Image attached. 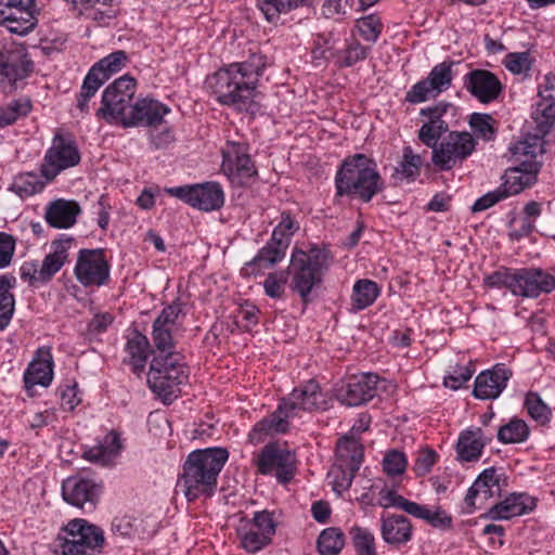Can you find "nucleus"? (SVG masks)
Returning a JSON list of instances; mask_svg holds the SVG:
<instances>
[{
  "mask_svg": "<svg viewBox=\"0 0 555 555\" xmlns=\"http://www.w3.org/2000/svg\"><path fill=\"white\" fill-rule=\"evenodd\" d=\"M264 67V56L253 54L244 62L219 69L206 82L219 103L254 115L258 111L256 89Z\"/></svg>",
  "mask_w": 555,
  "mask_h": 555,
  "instance_id": "1",
  "label": "nucleus"
},
{
  "mask_svg": "<svg viewBox=\"0 0 555 555\" xmlns=\"http://www.w3.org/2000/svg\"><path fill=\"white\" fill-rule=\"evenodd\" d=\"M229 457L223 448H207L192 451L183 465L181 482L188 501L199 496H211L217 487V478Z\"/></svg>",
  "mask_w": 555,
  "mask_h": 555,
  "instance_id": "2",
  "label": "nucleus"
},
{
  "mask_svg": "<svg viewBox=\"0 0 555 555\" xmlns=\"http://www.w3.org/2000/svg\"><path fill=\"white\" fill-rule=\"evenodd\" d=\"M323 403V396L318 383L309 380L299 388H295L287 398H284L275 412L259 421L249 433L250 442L259 443L263 435L283 434L288 428L287 420L294 417L299 411H312Z\"/></svg>",
  "mask_w": 555,
  "mask_h": 555,
  "instance_id": "3",
  "label": "nucleus"
},
{
  "mask_svg": "<svg viewBox=\"0 0 555 555\" xmlns=\"http://www.w3.org/2000/svg\"><path fill=\"white\" fill-rule=\"evenodd\" d=\"M336 192L339 196H351L369 203L384 189L376 164L364 154L346 157L335 176Z\"/></svg>",
  "mask_w": 555,
  "mask_h": 555,
  "instance_id": "4",
  "label": "nucleus"
},
{
  "mask_svg": "<svg viewBox=\"0 0 555 555\" xmlns=\"http://www.w3.org/2000/svg\"><path fill=\"white\" fill-rule=\"evenodd\" d=\"M331 266V255L326 249L312 246L309 251L294 248L287 273L292 278L291 288L302 302L312 300L311 293L322 283L323 274Z\"/></svg>",
  "mask_w": 555,
  "mask_h": 555,
  "instance_id": "5",
  "label": "nucleus"
},
{
  "mask_svg": "<svg viewBox=\"0 0 555 555\" xmlns=\"http://www.w3.org/2000/svg\"><path fill=\"white\" fill-rule=\"evenodd\" d=\"M514 167L506 173V180L501 185L506 196L516 195L537 181L543 154V142L538 135H530L516 142L509 147Z\"/></svg>",
  "mask_w": 555,
  "mask_h": 555,
  "instance_id": "6",
  "label": "nucleus"
},
{
  "mask_svg": "<svg viewBox=\"0 0 555 555\" xmlns=\"http://www.w3.org/2000/svg\"><path fill=\"white\" fill-rule=\"evenodd\" d=\"M103 530L86 519L70 520L54 541L55 555H98L104 544Z\"/></svg>",
  "mask_w": 555,
  "mask_h": 555,
  "instance_id": "7",
  "label": "nucleus"
},
{
  "mask_svg": "<svg viewBox=\"0 0 555 555\" xmlns=\"http://www.w3.org/2000/svg\"><path fill=\"white\" fill-rule=\"evenodd\" d=\"M489 285L504 286L515 296L537 298L555 288V276L541 269H520L515 272H495L488 278Z\"/></svg>",
  "mask_w": 555,
  "mask_h": 555,
  "instance_id": "8",
  "label": "nucleus"
},
{
  "mask_svg": "<svg viewBox=\"0 0 555 555\" xmlns=\"http://www.w3.org/2000/svg\"><path fill=\"white\" fill-rule=\"evenodd\" d=\"M186 379L188 372L179 353L169 352L152 360L147 384L152 391L162 397L165 402L171 400L175 387L184 384Z\"/></svg>",
  "mask_w": 555,
  "mask_h": 555,
  "instance_id": "9",
  "label": "nucleus"
},
{
  "mask_svg": "<svg viewBox=\"0 0 555 555\" xmlns=\"http://www.w3.org/2000/svg\"><path fill=\"white\" fill-rule=\"evenodd\" d=\"M135 79L129 75L119 77L106 87L102 94L101 107L96 111V116L106 121H119L124 125L130 108L134 104Z\"/></svg>",
  "mask_w": 555,
  "mask_h": 555,
  "instance_id": "10",
  "label": "nucleus"
},
{
  "mask_svg": "<svg viewBox=\"0 0 555 555\" xmlns=\"http://www.w3.org/2000/svg\"><path fill=\"white\" fill-rule=\"evenodd\" d=\"M275 522L268 511L256 512L253 519L241 518L236 526V533L242 547L256 553L271 542L275 533Z\"/></svg>",
  "mask_w": 555,
  "mask_h": 555,
  "instance_id": "11",
  "label": "nucleus"
},
{
  "mask_svg": "<svg viewBox=\"0 0 555 555\" xmlns=\"http://www.w3.org/2000/svg\"><path fill=\"white\" fill-rule=\"evenodd\" d=\"M166 192L205 212L219 210L224 204L223 190L217 182L170 188Z\"/></svg>",
  "mask_w": 555,
  "mask_h": 555,
  "instance_id": "12",
  "label": "nucleus"
},
{
  "mask_svg": "<svg viewBox=\"0 0 555 555\" xmlns=\"http://www.w3.org/2000/svg\"><path fill=\"white\" fill-rule=\"evenodd\" d=\"M36 0H0V25L11 34L24 36L37 25Z\"/></svg>",
  "mask_w": 555,
  "mask_h": 555,
  "instance_id": "13",
  "label": "nucleus"
},
{
  "mask_svg": "<svg viewBox=\"0 0 555 555\" xmlns=\"http://www.w3.org/2000/svg\"><path fill=\"white\" fill-rule=\"evenodd\" d=\"M111 266L103 249H81L74 269L77 281L85 287H101L109 281Z\"/></svg>",
  "mask_w": 555,
  "mask_h": 555,
  "instance_id": "14",
  "label": "nucleus"
},
{
  "mask_svg": "<svg viewBox=\"0 0 555 555\" xmlns=\"http://www.w3.org/2000/svg\"><path fill=\"white\" fill-rule=\"evenodd\" d=\"M256 465L260 474L271 475L274 473L279 482L287 483L295 475L296 459L288 449L271 443L261 450Z\"/></svg>",
  "mask_w": 555,
  "mask_h": 555,
  "instance_id": "15",
  "label": "nucleus"
},
{
  "mask_svg": "<svg viewBox=\"0 0 555 555\" xmlns=\"http://www.w3.org/2000/svg\"><path fill=\"white\" fill-rule=\"evenodd\" d=\"M476 142L468 132H450L433 151L431 160L441 170H450L457 162L467 158L475 150Z\"/></svg>",
  "mask_w": 555,
  "mask_h": 555,
  "instance_id": "16",
  "label": "nucleus"
},
{
  "mask_svg": "<svg viewBox=\"0 0 555 555\" xmlns=\"http://www.w3.org/2000/svg\"><path fill=\"white\" fill-rule=\"evenodd\" d=\"M80 154L77 146L56 134L53 138L52 145L47 151L43 164L41 165V175L48 180H53L61 171L78 165Z\"/></svg>",
  "mask_w": 555,
  "mask_h": 555,
  "instance_id": "17",
  "label": "nucleus"
},
{
  "mask_svg": "<svg viewBox=\"0 0 555 555\" xmlns=\"http://www.w3.org/2000/svg\"><path fill=\"white\" fill-rule=\"evenodd\" d=\"M222 171L233 183L248 184L257 175V170L243 143H229L222 151Z\"/></svg>",
  "mask_w": 555,
  "mask_h": 555,
  "instance_id": "18",
  "label": "nucleus"
},
{
  "mask_svg": "<svg viewBox=\"0 0 555 555\" xmlns=\"http://www.w3.org/2000/svg\"><path fill=\"white\" fill-rule=\"evenodd\" d=\"M34 63L26 50L20 46H9L0 49V83L14 86L33 72Z\"/></svg>",
  "mask_w": 555,
  "mask_h": 555,
  "instance_id": "19",
  "label": "nucleus"
},
{
  "mask_svg": "<svg viewBox=\"0 0 555 555\" xmlns=\"http://www.w3.org/2000/svg\"><path fill=\"white\" fill-rule=\"evenodd\" d=\"M378 376L372 373L351 376L336 390L337 399L347 406H358L372 400L377 392Z\"/></svg>",
  "mask_w": 555,
  "mask_h": 555,
  "instance_id": "20",
  "label": "nucleus"
},
{
  "mask_svg": "<svg viewBox=\"0 0 555 555\" xmlns=\"http://www.w3.org/2000/svg\"><path fill=\"white\" fill-rule=\"evenodd\" d=\"M540 101L532 111L538 137L547 134L555 124V76L547 75L539 89ZM543 141V139H541Z\"/></svg>",
  "mask_w": 555,
  "mask_h": 555,
  "instance_id": "21",
  "label": "nucleus"
},
{
  "mask_svg": "<svg viewBox=\"0 0 555 555\" xmlns=\"http://www.w3.org/2000/svg\"><path fill=\"white\" fill-rule=\"evenodd\" d=\"M465 89L479 102L488 104L495 101L503 86L499 78L487 69H473L464 76Z\"/></svg>",
  "mask_w": 555,
  "mask_h": 555,
  "instance_id": "22",
  "label": "nucleus"
},
{
  "mask_svg": "<svg viewBox=\"0 0 555 555\" xmlns=\"http://www.w3.org/2000/svg\"><path fill=\"white\" fill-rule=\"evenodd\" d=\"M125 119L124 127L147 126L154 128L163 122L170 108L157 100L144 98L134 102Z\"/></svg>",
  "mask_w": 555,
  "mask_h": 555,
  "instance_id": "23",
  "label": "nucleus"
},
{
  "mask_svg": "<svg viewBox=\"0 0 555 555\" xmlns=\"http://www.w3.org/2000/svg\"><path fill=\"white\" fill-rule=\"evenodd\" d=\"M511 376V370L504 364H495L476 377L473 395L481 400L496 399L505 389Z\"/></svg>",
  "mask_w": 555,
  "mask_h": 555,
  "instance_id": "24",
  "label": "nucleus"
},
{
  "mask_svg": "<svg viewBox=\"0 0 555 555\" xmlns=\"http://www.w3.org/2000/svg\"><path fill=\"white\" fill-rule=\"evenodd\" d=\"M537 506L534 498L527 493H511L503 501L494 504L485 518L491 520H508L532 512Z\"/></svg>",
  "mask_w": 555,
  "mask_h": 555,
  "instance_id": "25",
  "label": "nucleus"
},
{
  "mask_svg": "<svg viewBox=\"0 0 555 555\" xmlns=\"http://www.w3.org/2000/svg\"><path fill=\"white\" fill-rule=\"evenodd\" d=\"M53 379V357L49 347L36 350L33 360L24 373V383L27 389L34 386L48 387Z\"/></svg>",
  "mask_w": 555,
  "mask_h": 555,
  "instance_id": "26",
  "label": "nucleus"
},
{
  "mask_svg": "<svg viewBox=\"0 0 555 555\" xmlns=\"http://www.w3.org/2000/svg\"><path fill=\"white\" fill-rule=\"evenodd\" d=\"M100 491V486L91 479L70 477L62 485L64 500L78 507H83L86 504L93 507Z\"/></svg>",
  "mask_w": 555,
  "mask_h": 555,
  "instance_id": "27",
  "label": "nucleus"
},
{
  "mask_svg": "<svg viewBox=\"0 0 555 555\" xmlns=\"http://www.w3.org/2000/svg\"><path fill=\"white\" fill-rule=\"evenodd\" d=\"M501 477L494 467L485 469L468 489L465 496L466 505L474 508L477 499L486 502L491 498L499 496L502 490Z\"/></svg>",
  "mask_w": 555,
  "mask_h": 555,
  "instance_id": "28",
  "label": "nucleus"
},
{
  "mask_svg": "<svg viewBox=\"0 0 555 555\" xmlns=\"http://www.w3.org/2000/svg\"><path fill=\"white\" fill-rule=\"evenodd\" d=\"M412 531L411 521L403 515H387L380 519L382 538L393 547H399L410 542Z\"/></svg>",
  "mask_w": 555,
  "mask_h": 555,
  "instance_id": "29",
  "label": "nucleus"
},
{
  "mask_svg": "<svg viewBox=\"0 0 555 555\" xmlns=\"http://www.w3.org/2000/svg\"><path fill=\"white\" fill-rule=\"evenodd\" d=\"M120 435L111 430L99 443L85 452L87 460L101 465L112 464L122 450Z\"/></svg>",
  "mask_w": 555,
  "mask_h": 555,
  "instance_id": "30",
  "label": "nucleus"
},
{
  "mask_svg": "<svg viewBox=\"0 0 555 555\" xmlns=\"http://www.w3.org/2000/svg\"><path fill=\"white\" fill-rule=\"evenodd\" d=\"M489 441L490 439L483 437V433L479 427L464 430L456 443L457 459L462 462L478 461Z\"/></svg>",
  "mask_w": 555,
  "mask_h": 555,
  "instance_id": "31",
  "label": "nucleus"
},
{
  "mask_svg": "<svg viewBox=\"0 0 555 555\" xmlns=\"http://www.w3.org/2000/svg\"><path fill=\"white\" fill-rule=\"evenodd\" d=\"M73 238L66 237L53 241L51 251L43 258L40 264L41 281L48 283L62 269L68 258V248Z\"/></svg>",
  "mask_w": 555,
  "mask_h": 555,
  "instance_id": "32",
  "label": "nucleus"
},
{
  "mask_svg": "<svg viewBox=\"0 0 555 555\" xmlns=\"http://www.w3.org/2000/svg\"><path fill=\"white\" fill-rule=\"evenodd\" d=\"M80 214L79 205L74 201L56 199L46 210L47 222L57 229H68L76 223Z\"/></svg>",
  "mask_w": 555,
  "mask_h": 555,
  "instance_id": "33",
  "label": "nucleus"
},
{
  "mask_svg": "<svg viewBox=\"0 0 555 555\" xmlns=\"http://www.w3.org/2000/svg\"><path fill=\"white\" fill-rule=\"evenodd\" d=\"M126 350L130 356V364L134 374L140 375L147 360L150 343L146 336L133 331L128 336Z\"/></svg>",
  "mask_w": 555,
  "mask_h": 555,
  "instance_id": "34",
  "label": "nucleus"
},
{
  "mask_svg": "<svg viewBox=\"0 0 555 555\" xmlns=\"http://www.w3.org/2000/svg\"><path fill=\"white\" fill-rule=\"evenodd\" d=\"M16 283L12 275H0V331L10 324L15 311V298L10 292Z\"/></svg>",
  "mask_w": 555,
  "mask_h": 555,
  "instance_id": "35",
  "label": "nucleus"
},
{
  "mask_svg": "<svg viewBox=\"0 0 555 555\" xmlns=\"http://www.w3.org/2000/svg\"><path fill=\"white\" fill-rule=\"evenodd\" d=\"M336 455L337 463L343 464V466L352 465L353 470H359L363 459V449L353 436H345L337 442Z\"/></svg>",
  "mask_w": 555,
  "mask_h": 555,
  "instance_id": "36",
  "label": "nucleus"
},
{
  "mask_svg": "<svg viewBox=\"0 0 555 555\" xmlns=\"http://www.w3.org/2000/svg\"><path fill=\"white\" fill-rule=\"evenodd\" d=\"M423 164L421 155L414 154L411 146L403 149L402 160L393 168L391 178L395 182L403 180H414L418 175Z\"/></svg>",
  "mask_w": 555,
  "mask_h": 555,
  "instance_id": "37",
  "label": "nucleus"
},
{
  "mask_svg": "<svg viewBox=\"0 0 555 555\" xmlns=\"http://www.w3.org/2000/svg\"><path fill=\"white\" fill-rule=\"evenodd\" d=\"M288 242L274 238L271 240L263 246L249 264H258L267 268L280 262L288 248Z\"/></svg>",
  "mask_w": 555,
  "mask_h": 555,
  "instance_id": "38",
  "label": "nucleus"
},
{
  "mask_svg": "<svg viewBox=\"0 0 555 555\" xmlns=\"http://www.w3.org/2000/svg\"><path fill=\"white\" fill-rule=\"evenodd\" d=\"M380 288L377 283L371 280H359L352 289V307L356 310H363L370 307L379 295Z\"/></svg>",
  "mask_w": 555,
  "mask_h": 555,
  "instance_id": "39",
  "label": "nucleus"
},
{
  "mask_svg": "<svg viewBox=\"0 0 555 555\" xmlns=\"http://www.w3.org/2000/svg\"><path fill=\"white\" fill-rule=\"evenodd\" d=\"M529 437V427L524 420L514 417L498 430V440L504 444L520 443Z\"/></svg>",
  "mask_w": 555,
  "mask_h": 555,
  "instance_id": "40",
  "label": "nucleus"
},
{
  "mask_svg": "<svg viewBox=\"0 0 555 555\" xmlns=\"http://www.w3.org/2000/svg\"><path fill=\"white\" fill-rule=\"evenodd\" d=\"M317 544L320 555H338L345 545L344 533L335 527L326 528L320 533Z\"/></svg>",
  "mask_w": 555,
  "mask_h": 555,
  "instance_id": "41",
  "label": "nucleus"
},
{
  "mask_svg": "<svg viewBox=\"0 0 555 555\" xmlns=\"http://www.w3.org/2000/svg\"><path fill=\"white\" fill-rule=\"evenodd\" d=\"M128 62V55L125 51L118 50L96 62L91 69L100 75L105 80H108L112 75L121 70Z\"/></svg>",
  "mask_w": 555,
  "mask_h": 555,
  "instance_id": "42",
  "label": "nucleus"
},
{
  "mask_svg": "<svg viewBox=\"0 0 555 555\" xmlns=\"http://www.w3.org/2000/svg\"><path fill=\"white\" fill-rule=\"evenodd\" d=\"M31 109L30 99L22 96L11 101L7 106L0 107V127L14 124L18 118L25 117Z\"/></svg>",
  "mask_w": 555,
  "mask_h": 555,
  "instance_id": "43",
  "label": "nucleus"
},
{
  "mask_svg": "<svg viewBox=\"0 0 555 555\" xmlns=\"http://www.w3.org/2000/svg\"><path fill=\"white\" fill-rule=\"evenodd\" d=\"M413 507L410 515L427 521L435 528L447 529L452 526V517L441 507H437L433 511L418 503H415Z\"/></svg>",
  "mask_w": 555,
  "mask_h": 555,
  "instance_id": "44",
  "label": "nucleus"
},
{
  "mask_svg": "<svg viewBox=\"0 0 555 555\" xmlns=\"http://www.w3.org/2000/svg\"><path fill=\"white\" fill-rule=\"evenodd\" d=\"M453 62L444 61L439 63L433 67L427 79L431 85V89H434L435 94H440L441 92L448 90L451 87L453 80V72L452 66Z\"/></svg>",
  "mask_w": 555,
  "mask_h": 555,
  "instance_id": "45",
  "label": "nucleus"
},
{
  "mask_svg": "<svg viewBox=\"0 0 555 555\" xmlns=\"http://www.w3.org/2000/svg\"><path fill=\"white\" fill-rule=\"evenodd\" d=\"M104 78H102L100 75H96L94 70L90 68L87 76L83 79L80 95L78 99L77 106L78 108L83 112H89V100L94 96V94L98 92V90L106 82Z\"/></svg>",
  "mask_w": 555,
  "mask_h": 555,
  "instance_id": "46",
  "label": "nucleus"
},
{
  "mask_svg": "<svg viewBox=\"0 0 555 555\" xmlns=\"http://www.w3.org/2000/svg\"><path fill=\"white\" fill-rule=\"evenodd\" d=\"M43 188L44 183L39 176L31 172L20 175L11 185V190L22 198L39 193Z\"/></svg>",
  "mask_w": 555,
  "mask_h": 555,
  "instance_id": "47",
  "label": "nucleus"
},
{
  "mask_svg": "<svg viewBox=\"0 0 555 555\" xmlns=\"http://www.w3.org/2000/svg\"><path fill=\"white\" fill-rule=\"evenodd\" d=\"M525 406L528 414L539 424L545 425L551 422L552 411L537 392L527 393Z\"/></svg>",
  "mask_w": 555,
  "mask_h": 555,
  "instance_id": "48",
  "label": "nucleus"
},
{
  "mask_svg": "<svg viewBox=\"0 0 555 555\" xmlns=\"http://www.w3.org/2000/svg\"><path fill=\"white\" fill-rule=\"evenodd\" d=\"M475 369L472 361H468L466 364L451 366L443 378V385L452 390H457L472 378Z\"/></svg>",
  "mask_w": 555,
  "mask_h": 555,
  "instance_id": "49",
  "label": "nucleus"
},
{
  "mask_svg": "<svg viewBox=\"0 0 555 555\" xmlns=\"http://www.w3.org/2000/svg\"><path fill=\"white\" fill-rule=\"evenodd\" d=\"M299 4V0H258V7L269 22H275L280 14L287 13Z\"/></svg>",
  "mask_w": 555,
  "mask_h": 555,
  "instance_id": "50",
  "label": "nucleus"
},
{
  "mask_svg": "<svg viewBox=\"0 0 555 555\" xmlns=\"http://www.w3.org/2000/svg\"><path fill=\"white\" fill-rule=\"evenodd\" d=\"M494 119L489 114L473 113L469 118V126L477 138L491 141L495 137Z\"/></svg>",
  "mask_w": 555,
  "mask_h": 555,
  "instance_id": "51",
  "label": "nucleus"
},
{
  "mask_svg": "<svg viewBox=\"0 0 555 555\" xmlns=\"http://www.w3.org/2000/svg\"><path fill=\"white\" fill-rule=\"evenodd\" d=\"M350 535L357 555L376 552L375 538L369 529L353 526L350 529Z\"/></svg>",
  "mask_w": 555,
  "mask_h": 555,
  "instance_id": "52",
  "label": "nucleus"
},
{
  "mask_svg": "<svg viewBox=\"0 0 555 555\" xmlns=\"http://www.w3.org/2000/svg\"><path fill=\"white\" fill-rule=\"evenodd\" d=\"M358 470H353L352 465H344L337 463L328 476L332 478L333 490L341 493L348 490Z\"/></svg>",
  "mask_w": 555,
  "mask_h": 555,
  "instance_id": "53",
  "label": "nucleus"
},
{
  "mask_svg": "<svg viewBox=\"0 0 555 555\" xmlns=\"http://www.w3.org/2000/svg\"><path fill=\"white\" fill-rule=\"evenodd\" d=\"M299 230V223L289 211H282L280 221L274 228L272 236L274 238L286 241L291 244L292 236Z\"/></svg>",
  "mask_w": 555,
  "mask_h": 555,
  "instance_id": "54",
  "label": "nucleus"
},
{
  "mask_svg": "<svg viewBox=\"0 0 555 555\" xmlns=\"http://www.w3.org/2000/svg\"><path fill=\"white\" fill-rule=\"evenodd\" d=\"M287 283V275L285 272L269 273L263 281V288L267 296L274 299H280L285 294V286Z\"/></svg>",
  "mask_w": 555,
  "mask_h": 555,
  "instance_id": "55",
  "label": "nucleus"
},
{
  "mask_svg": "<svg viewBox=\"0 0 555 555\" xmlns=\"http://www.w3.org/2000/svg\"><path fill=\"white\" fill-rule=\"evenodd\" d=\"M357 26L363 39L370 42H375L383 29L380 20L375 15L359 18Z\"/></svg>",
  "mask_w": 555,
  "mask_h": 555,
  "instance_id": "56",
  "label": "nucleus"
},
{
  "mask_svg": "<svg viewBox=\"0 0 555 555\" xmlns=\"http://www.w3.org/2000/svg\"><path fill=\"white\" fill-rule=\"evenodd\" d=\"M152 338L158 351L165 353V356L172 352L171 349L173 348V340L171 336V327L153 323Z\"/></svg>",
  "mask_w": 555,
  "mask_h": 555,
  "instance_id": "57",
  "label": "nucleus"
},
{
  "mask_svg": "<svg viewBox=\"0 0 555 555\" xmlns=\"http://www.w3.org/2000/svg\"><path fill=\"white\" fill-rule=\"evenodd\" d=\"M505 67L513 74H524L531 68V59L529 52L508 53L504 59Z\"/></svg>",
  "mask_w": 555,
  "mask_h": 555,
  "instance_id": "58",
  "label": "nucleus"
},
{
  "mask_svg": "<svg viewBox=\"0 0 555 555\" xmlns=\"http://www.w3.org/2000/svg\"><path fill=\"white\" fill-rule=\"evenodd\" d=\"M406 464L408 461L404 453L397 450L389 451L383 460V467L388 476L402 474L405 470Z\"/></svg>",
  "mask_w": 555,
  "mask_h": 555,
  "instance_id": "59",
  "label": "nucleus"
},
{
  "mask_svg": "<svg viewBox=\"0 0 555 555\" xmlns=\"http://www.w3.org/2000/svg\"><path fill=\"white\" fill-rule=\"evenodd\" d=\"M448 125L433 126L425 122L418 130V138L426 146L435 151V147L439 145L437 144L438 139L448 131Z\"/></svg>",
  "mask_w": 555,
  "mask_h": 555,
  "instance_id": "60",
  "label": "nucleus"
},
{
  "mask_svg": "<svg viewBox=\"0 0 555 555\" xmlns=\"http://www.w3.org/2000/svg\"><path fill=\"white\" fill-rule=\"evenodd\" d=\"M435 94L434 89H431V85L427 78L416 82L412 86V88L406 92L405 100L409 103L417 104L425 102L429 96H437Z\"/></svg>",
  "mask_w": 555,
  "mask_h": 555,
  "instance_id": "61",
  "label": "nucleus"
},
{
  "mask_svg": "<svg viewBox=\"0 0 555 555\" xmlns=\"http://www.w3.org/2000/svg\"><path fill=\"white\" fill-rule=\"evenodd\" d=\"M453 106L448 102H439L434 106H429L426 108H422L420 114L428 119L426 124L433 126H439V124L448 125L442 117L447 114L449 109H452Z\"/></svg>",
  "mask_w": 555,
  "mask_h": 555,
  "instance_id": "62",
  "label": "nucleus"
},
{
  "mask_svg": "<svg viewBox=\"0 0 555 555\" xmlns=\"http://www.w3.org/2000/svg\"><path fill=\"white\" fill-rule=\"evenodd\" d=\"M504 198H507L506 192L502 186H499L496 190L488 192L479 197L472 206V210L473 212L486 210Z\"/></svg>",
  "mask_w": 555,
  "mask_h": 555,
  "instance_id": "63",
  "label": "nucleus"
},
{
  "mask_svg": "<svg viewBox=\"0 0 555 555\" xmlns=\"http://www.w3.org/2000/svg\"><path fill=\"white\" fill-rule=\"evenodd\" d=\"M369 53V48L362 46L359 42H352L347 46L345 50V57L341 61L343 66H352L356 63L363 61L366 59Z\"/></svg>",
  "mask_w": 555,
  "mask_h": 555,
  "instance_id": "64",
  "label": "nucleus"
}]
</instances>
